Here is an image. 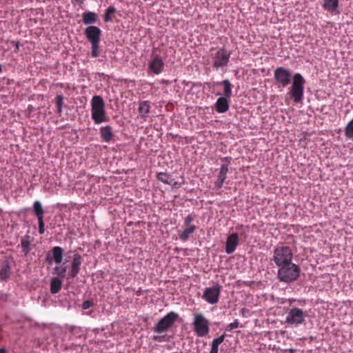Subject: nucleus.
<instances>
[{
    "instance_id": "nucleus-1",
    "label": "nucleus",
    "mask_w": 353,
    "mask_h": 353,
    "mask_svg": "<svg viewBox=\"0 0 353 353\" xmlns=\"http://www.w3.org/2000/svg\"><path fill=\"white\" fill-rule=\"evenodd\" d=\"M91 114L95 124H100L108 121L105 110V103L101 96L96 95L92 97L91 101Z\"/></svg>"
},
{
    "instance_id": "nucleus-2",
    "label": "nucleus",
    "mask_w": 353,
    "mask_h": 353,
    "mask_svg": "<svg viewBox=\"0 0 353 353\" xmlns=\"http://www.w3.org/2000/svg\"><path fill=\"white\" fill-rule=\"evenodd\" d=\"M279 268L277 277L281 282L291 283L297 280L300 276L301 268L292 262Z\"/></svg>"
},
{
    "instance_id": "nucleus-3",
    "label": "nucleus",
    "mask_w": 353,
    "mask_h": 353,
    "mask_svg": "<svg viewBox=\"0 0 353 353\" xmlns=\"http://www.w3.org/2000/svg\"><path fill=\"white\" fill-rule=\"evenodd\" d=\"M84 34L91 43V55L97 57L99 55V41L101 36V30L94 26H89L85 29Z\"/></svg>"
},
{
    "instance_id": "nucleus-4",
    "label": "nucleus",
    "mask_w": 353,
    "mask_h": 353,
    "mask_svg": "<svg viewBox=\"0 0 353 353\" xmlns=\"http://www.w3.org/2000/svg\"><path fill=\"white\" fill-rule=\"evenodd\" d=\"M293 253L292 249L288 246H277L273 251L272 260L276 266L280 267L292 262Z\"/></svg>"
},
{
    "instance_id": "nucleus-5",
    "label": "nucleus",
    "mask_w": 353,
    "mask_h": 353,
    "mask_svg": "<svg viewBox=\"0 0 353 353\" xmlns=\"http://www.w3.org/2000/svg\"><path fill=\"white\" fill-rule=\"evenodd\" d=\"M305 83V81L300 73L294 74L292 85L289 93L294 102L299 103L303 100Z\"/></svg>"
},
{
    "instance_id": "nucleus-6",
    "label": "nucleus",
    "mask_w": 353,
    "mask_h": 353,
    "mask_svg": "<svg viewBox=\"0 0 353 353\" xmlns=\"http://www.w3.org/2000/svg\"><path fill=\"white\" fill-rule=\"evenodd\" d=\"M192 325L194 330L199 337H203L210 332V322L202 313L194 314Z\"/></svg>"
},
{
    "instance_id": "nucleus-7",
    "label": "nucleus",
    "mask_w": 353,
    "mask_h": 353,
    "mask_svg": "<svg viewBox=\"0 0 353 353\" xmlns=\"http://www.w3.org/2000/svg\"><path fill=\"white\" fill-rule=\"evenodd\" d=\"M179 317V314L174 312H170L159 321L154 328V332L161 334L165 332L172 326Z\"/></svg>"
},
{
    "instance_id": "nucleus-8",
    "label": "nucleus",
    "mask_w": 353,
    "mask_h": 353,
    "mask_svg": "<svg viewBox=\"0 0 353 353\" xmlns=\"http://www.w3.org/2000/svg\"><path fill=\"white\" fill-rule=\"evenodd\" d=\"M231 52L225 48L219 49L212 57V67L218 70L226 67L229 63Z\"/></svg>"
},
{
    "instance_id": "nucleus-9",
    "label": "nucleus",
    "mask_w": 353,
    "mask_h": 353,
    "mask_svg": "<svg viewBox=\"0 0 353 353\" xmlns=\"http://www.w3.org/2000/svg\"><path fill=\"white\" fill-rule=\"evenodd\" d=\"M305 316L306 314L301 309L292 307L287 313L285 323L291 325L298 326L305 321Z\"/></svg>"
},
{
    "instance_id": "nucleus-10",
    "label": "nucleus",
    "mask_w": 353,
    "mask_h": 353,
    "mask_svg": "<svg viewBox=\"0 0 353 353\" xmlns=\"http://www.w3.org/2000/svg\"><path fill=\"white\" fill-rule=\"evenodd\" d=\"M275 81L285 88L291 82L292 74L290 71L283 67H279L274 71Z\"/></svg>"
},
{
    "instance_id": "nucleus-11",
    "label": "nucleus",
    "mask_w": 353,
    "mask_h": 353,
    "mask_svg": "<svg viewBox=\"0 0 353 353\" xmlns=\"http://www.w3.org/2000/svg\"><path fill=\"white\" fill-rule=\"evenodd\" d=\"M221 286L216 285L205 289L203 293V298L210 304H215L218 302L220 294Z\"/></svg>"
},
{
    "instance_id": "nucleus-12",
    "label": "nucleus",
    "mask_w": 353,
    "mask_h": 353,
    "mask_svg": "<svg viewBox=\"0 0 353 353\" xmlns=\"http://www.w3.org/2000/svg\"><path fill=\"white\" fill-rule=\"evenodd\" d=\"M63 250L59 246H55L52 249L51 254H46V261L49 264H52L54 261L57 264L61 263L63 258Z\"/></svg>"
},
{
    "instance_id": "nucleus-13",
    "label": "nucleus",
    "mask_w": 353,
    "mask_h": 353,
    "mask_svg": "<svg viewBox=\"0 0 353 353\" xmlns=\"http://www.w3.org/2000/svg\"><path fill=\"white\" fill-rule=\"evenodd\" d=\"M239 244V235L237 233H232L228 236L225 243V252L230 254L234 252Z\"/></svg>"
},
{
    "instance_id": "nucleus-14",
    "label": "nucleus",
    "mask_w": 353,
    "mask_h": 353,
    "mask_svg": "<svg viewBox=\"0 0 353 353\" xmlns=\"http://www.w3.org/2000/svg\"><path fill=\"white\" fill-rule=\"evenodd\" d=\"M82 263V258L79 254H74L71 263L70 276L74 278L77 276Z\"/></svg>"
},
{
    "instance_id": "nucleus-15",
    "label": "nucleus",
    "mask_w": 353,
    "mask_h": 353,
    "mask_svg": "<svg viewBox=\"0 0 353 353\" xmlns=\"http://www.w3.org/2000/svg\"><path fill=\"white\" fill-rule=\"evenodd\" d=\"M230 99L226 97H221L216 100L214 105L217 112L225 113L228 110Z\"/></svg>"
},
{
    "instance_id": "nucleus-16",
    "label": "nucleus",
    "mask_w": 353,
    "mask_h": 353,
    "mask_svg": "<svg viewBox=\"0 0 353 353\" xmlns=\"http://www.w3.org/2000/svg\"><path fill=\"white\" fill-rule=\"evenodd\" d=\"M163 67V61L161 57L158 55L156 56L149 64V68L153 73L156 74L161 72Z\"/></svg>"
},
{
    "instance_id": "nucleus-17",
    "label": "nucleus",
    "mask_w": 353,
    "mask_h": 353,
    "mask_svg": "<svg viewBox=\"0 0 353 353\" xmlns=\"http://www.w3.org/2000/svg\"><path fill=\"white\" fill-rule=\"evenodd\" d=\"M99 133L101 138L105 142L109 143L113 138L112 128L110 125L101 127Z\"/></svg>"
},
{
    "instance_id": "nucleus-18",
    "label": "nucleus",
    "mask_w": 353,
    "mask_h": 353,
    "mask_svg": "<svg viewBox=\"0 0 353 353\" xmlns=\"http://www.w3.org/2000/svg\"><path fill=\"white\" fill-rule=\"evenodd\" d=\"M150 110V103L149 101H143L140 102L138 112L141 118L143 119L144 121H145L146 119L148 117Z\"/></svg>"
},
{
    "instance_id": "nucleus-19",
    "label": "nucleus",
    "mask_w": 353,
    "mask_h": 353,
    "mask_svg": "<svg viewBox=\"0 0 353 353\" xmlns=\"http://www.w3.org/2000/svg\"><path fill=\"white\" fill-rule=\"evenodd\" d=\"M228 172V164H223L221 166L220 171L218 175V180L215 183V187L221 188L226 179V174Z\"/></svg>"
},
{
    "instance_id": "nucleus-20",
    "label": "nucleus",
    "mask_w": 353,
    "mask_h": 353,
    "mask_svg": "<svg viewBox=\"0 0 353 353\" xmlns=\"http://www.w3.org/2000/svg\"><path fill=\"white\" fill-rule=\"evenodd\" d=\"M97 14L91 11H85L82 15V21L85 25L94 24L97 21Z\"/></svg>"
},
{
    "instance_id": "nucleus-21",
    "label": "nucleus",
    "mask_w": 353,
    "mask_h": 353,
    "mask_svg": "<svg viewBox=\"0 0 353 353\" xmlns=\"http://www.w3.org/2000/svg\"><path fill=\"white\" fill-rule=\"evenodd\" d=\"M61 287H62V281L61 280H60L57 277L52 278V279L50 281V292L52 294L58 293L61 290Z\"/></svg>"
},
{
    "instance_id": "nucleus-22",
    "label": "nucleus",
    "mask_w": 353,
    "mask_h": 353,
    "mask_svg": "<svg viewBox=\"0 0 353 353\" xmlns=\"http://www.w3.org/2000/svg\"><path fill=\"white\" fill-rule=\"evenodd\" d=\"M323 8L328 12H334L339 7V0H323Z\"/></svg>"
},
{
    "instance_id": "nucleus-23",
    "label": "nucleus",
    "mask_w": 353,
    "mask_h": 353,
    "mask_svg": "<svg viewBox=\"0 0 353 353\" xmlns=\"http://www.w3.org/2000/svg\"><path fill=\"white\" fill-rule=\"evenodd\" d=\"M30 243V236L29 235H26L21 241L22 251L25 256H27L31 250Z\"/></svg>"
},
{
    "instance_id": "nucleus-24",
    "label": "nucleus",
    "mask_w": 353,
    "mask_h": 353,
    "mask_svg": "<svg viewBox=\"0 0 353 353\" xmlns=\"http://www.w3.org/2000/svg\"><path fill=\"white\" fill-rule=\"evenodd\" d=\"M225 338V334H223L219 337L214 339L211 343V350L210 353H218L219 345L222 343Z\"/></svg>"
},
{
    "instance_id": "nucleus-25",
    "label": "nucleus",
    "mask_w": 353,
    "mask_h": 353,
    "mask_svg": "<svg viewBox=\"0 0 353 353\" xmlns=\"http://www.w3.org/2000/svg\"><path fill=\"white\" fill-rule=\"evenodd\" d=\"M33 211L37 219H43L44 211L40 201H36L33 203Z\"/></svg>"
},
{
    "instance_id": "nucleus-26",
    "label": "nucleus",
    "mask_w": 353,
    "mask_h": 353,
    "mask_svg": "<svg viewBox=\"0 0 353 353\" xmlns=\"http://www.w3.org/2000/svg\"><path fill=\"white\" fill-rule=\"evenodd\" d=\"M221 85L223 87V97L230 98L232 97V85L228 79L223 80L221 81Z\"/></svg>"
},
{
    "instance_id": "nucleus-27",
    "label": "nucleus",
    "mask_w": 353,
    "mask_h": 353,
    "mask_svg": "<svg viewBox=\"0 0 353 353\" xmlns=\"http://www.w3.org/2000/svg\"><path fill=\"white\" fill-rule=\"evenodd\" d=\"M196 229L195 225L186 227V228L179 234V238L183 241H187L190 234H192Z\"/></svg>"
},
{
    "instance_id": "nucleus-28",
    "label": "nucleus",
    "mask_w": 353,
    "mask_h": 353,
    "mask_svg": "<svg viewBox=\"0 0 353 353\" xmlns=\"http://www.w3.org/2000/svg\"><path fill=\"white\" fill-rule=\"evenodd\" d=\"M117 12V9L114 6L108 7L105 12L104 14V21L105 22H110L112 21V17L111 14L115 13Z\"/></svg>"
},
{
    "instance_id": "nucleus-29",
    "label": "nucleus",
    "mask_w": 353,
    "mask_h": 353,
    "mask_svg": "<svg viewBox=\"0 0 353 353\" xmlns=\"http://www.w3.org/2000/svg\"><path fill=\"white\" fill-rule=\"evenodd\" d=\"M55 100L57 104V112L59 116H61L63 104V96L61 94H58L55 97Z\"/></svg>"
},
{
    "instance_id": "nucleus-30",
    "label": "nucleus",
    "mask_w": 353,
    "mask_h": 353,
    "mask_svg": "<svg viewBox=\"0 0 353 353\" xmlns=\"http://www.w3.org/2000/svg\"><path fill=\"white\" fill-rule=\"evenodd\" d=\"M10 270V267L8 263L3 265L0 270V279L1 280L6 281L7 279Z\"/></svg>"
},
{
    "instance_id": "nucleus-31",
    "label": "nucleus",
    "mask_w": 353,
    "mask_h": 353,
    "mask_svg": "<svg viewBox=\"0 0 353 353\" xmlns=\"http://www.w3.org/2000/svg\"><path fill=\"white\" fill-rule=\"evenodd\" d=\"M66 271H67V267L66 266H56L54 268V272L53 274H57L59 276H61L62 278L65 277L66 275Z\"/></svg>"
},
{
    "instance_id": "nucleus-32",
    "label": "nucleus",
    "mask_w": 353,
    "mask_h": 353,
    "mask_svg": "<svg viewBox=\"0 0 353 353\" xmlns=\"http://www.w3.org/2000/svg\"><path fill=\"white\" fill-rule=\"evenodd\" d=\"M157 179L161 182L168 185L169 183H171V181H170V180L172 179V178H171V176L167 173L159 172L157 174Z\"/></svg>"
},
{
    "instance_id": "nucleus-33",
    "label": "nucleus",
    "mask_w": 353,
    "mask_h": 353,
    "mask_svg": "<svg viewBox=\"0 0 353 353\" xmlns=\"http://www.w3.org/2000/svg\"><path fill=\"white\" fill-rule=\"evenodd\" d=\"M345 135L347 139H353V119L345 127Z\"/></svg>"
},
{
    "instance_id": "nucleus-34",
    "label": "nucleus",
    "mask_w": 353,
    "mask_h": 353,
    "mask_svg": "<svg viewBox=\"0 0 353 353\" xmlns=\"http://www.w3.org/2000/svg\"><path fill=\"white\" fill-rule=\"evenodd\" d=\"M195 215L193 214H188L184 220V225L186 227L192 226L193 225H190V223L194 221Z\"/></svg>"
},
{
    "instance_id": "nucleus-35",
    "label": "nucleus",
    "mask_w": 353,
    "mask_h": 353,
    "mask_svg": "<svg viewBox=\"0 0 353 353\" xmlns=\"http://www.w3.org/2000/svg\"><path fill=\"white\" fill-rule=\"evenodd\" d=\"M239 326V322L238 319H235L232 323L228 325L225 328L226 331H231L235 328H237Z\"/></svg>"
},
{
    "instance_id": "nucleus-36",
    "label": "nucleus",
    "mask_w": 353,
    "mask_h": 353,
    "mask_svg": "<svg viewBox=\"0 0 353 353\" xmlns=\"http://www.w3.org/2000/svg\"><path fill=\"white\" fill-rule=\"evenodd\" d=\"M38 224H39V233L40 234H43L45 232L43 219H38Z\"/></svg>"
},
{
    "instance_id": "nucleus-37",
    "label": "nucleus",
    "mask_w": 353,
    "mask_h": 353,
    "mask_svg": "<svg viewBox=\"0 0 353 353\" xmlns=\"http://www.w3.org/2000/svg\"><path fill=\"white\" fill-rule=\"evenodd\" d=\"M93 305H94V303L92 301H89V300L85 301L82 303V309L88 310L90 307H91L92 306H93Z\"/></svg>"
},
{
    "instance_id": "nucleus-38",
    "label": "nucleus",
    "mask_w": 353,
    "mask_h": 353,
    "mask_svg": "<svg viewBox=\"0 0 353 353\" xmlns=\"http://www.w3.org/2000/svg\"><path fill=\"white\" fill-rule=\"evenodd\" d=\"M205 85H207L210 88H214L218 85H221V81H216V82H208L205 83Z\"/></svg>"
},
{
    "instance_id": "nucleus-39",
    "label": "nucleus",
    "mask_w": 353,
    "mask_h": 353,
    "mask_svg": "<svg viewBox=\"0 0 353 353\" xmlns=\"http://www.w3.org/2000/svg\"><path fill=\"white\" fill-rule=\"evenodd\" d=\"M170 181H171V183H169L168 185L172 187H177L179 185L178 182L175 181L174 179H170Z\"/></svg>"
},
{
    "instance_id": "nucleus-40",
    "label": "nucleus",
    "mask_w": 353,
    "mask_h": 353,
    "mask_svg": "<svg viewBox=\"0 0 353 353\" xmlns=\"http://www.w3.org/2000/svg\"><path fill=\"white\" fill-rule=\"evenodd\" d=\"M231 160H232L231 157H225L222 159L223 161L227 163L228 164L230 163Z\"/></svg>"
},
{
    "instance_id": "nucleus-41",
    "label": "nucleus",
    "mask_w": 353,
    "mask_h": 353,
    "mask_svg": "<svg viewBox=\"0 0 353 353\" xmlns=\"http://www.w3.org/2000/svg\"><path fill=\"white\" fill-rule=\"evenodd\" d=\"M13 43L15 45V47H16L15 52H17L19 49V41H13Z\"/></svg>"
},
{
    "instance_id": "nucleus-42",
    "label": "nucleus",
    "mask_w": 353,
    "mask_h": 353,
    "mask_svg": "<svg viewBox=\"0 0 353 353\" xmlns=\"http://www.w3.org/2000/svg\"><path fill=\"white\" fill-rule=\"evenodd\" d=\"M247 312H248V310H247L245 307L242 308V309H241V314H242L243 316H245V313H246Z\"/></svg>"
},
{
    "instance_id": "nucleus-43",
    "label": "nucleus",
    "mask_w": 353,
    "mask_h": 353,
    "mask_svg": "<svg viewBox=\"0 0 353 353\" xmlns=\"http://www.w3.org/2000/svg\"><path fill=\"white\" fill-rule=\"evenodd\" d=\"M154 339L155 341H161V336H154Z\"/></svg>"
},
{
    "instance_id": "nucleus-44",
    "label": "nucleus",
    "mask_w": 353,
    "mask_h": 353,
    "mask_svg": "<svg viewBox=\"0 0 353 353\" xmlns=\"http://www.w3.org/2000/svg\"><path fill=\"white\" fill-rule=\"evenodd\" d=\"M0 353H6V350L4 347L1 348Z\"/></svg>"
},
{
    "instance_id": "nucleus-45",
    "label": "nucleus",
    "mask_w": 353,
    "mask_h": 353,
    "mask_svg": "<svg viewBox=\"0 0 353 353\" xmlns=\"http://www.w3.org/2000/svg\"><path fill=\"white\" fill-rule=\"evenodd\" d=\"M288 351L290 352V353H294L295 350L293 349V348H290L288 350Z\"/></svg>"
},
{
    "instance_id": "nucleus-46",
    "label": "nucleus",
    "mask_w": 353,
    "mask_h": 353,
    "mask_svg": "<svg viewBox=\"0 0 353 353\" xmlns=\"http://www.w3.org/2000/svg\"><path fill=\"white\" fill-rule=\"evenodd\" d=\"M1 72V65H0V72Z\"/></svg>"
}]
</instances>
